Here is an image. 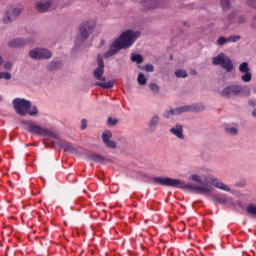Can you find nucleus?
<instances>
[{
	"instance_id": "41",
	"label": "nucleus",
	"mask_w": 256,
	"mask_h": 256,
	"mask_svg": "<svg viewBox=\"0 0 256 256\" xmlns=\"http://www.w3.org/2000/svg\"><path fill=\"white\" fill-rule=\"evenodd\" d=\"M248 105H250L251 107H255V101L249 100Z\"/></svg>"
},
{
	"instance_id": "21",
	"label": "nucleus",
	"mask_w": 256,
	"mask_h": 256,
	"mask_svg": "<svg viewBox=\"0 0 256 256\" xmlns=\"http://www.w3.org/2000/svg\"><path fill=\"white\" fill-rule=\"evenodd\" d=\"M113 137V133L109 130H106L102 133V141L103 143H107L108 141H111V138Z\"/></svg>"
},
{
	"instance_id": "36",
	"label": "nucleus",
	"mask_w": 256,
	"mask_h": 256,
	"mask_svg": "<svg viewBox=\"0 0 256 256\" xmlns=\"http://www.w3.org/2000/svg\"><path fill=\"white\" fill-rule=\"evenodd\" d=\"M107 123L108 125H117L119 123V120H117V118L109 117Z\"/></svg>"
},
{
	"instance_id": "38",
	"label": "nucleus",
	"mask_w": 256,
	"mask_h": 256,
	"mask_svg": "<svg viewBox=\"0 0 256 256\" xmlns=\"http://www.w3.org/2000/svg\"><path fill=\"white\" fill-rule=\"evenodd\" d=\"M245 21H247V17H245V16H239V18H238V23H245Z\"/></svg>"
},
{
	"instance_id": "22",
	"label": "nucleus",
	"mask_w": 256,
	"mask_h": 256,
	"mask_svg": "<svg viewBox=\"0 0 256 256\" xmlns=\"http://www.w3.org/2000/svg\"><path fill=\"white\" fill-rule=\"evenodd\" d=\"M223 11H229L231 9V0H220Z\"/></svg>"
},
{
	"instance_id": "30",
	"label": "nucleus",
	"mask_w": 256,
	"mask_h": 256,
	"mask_svg": "<svg viewBox=\"0 0 256 256\" xmlns=\"http://www.w3.org/2000/svg\"><path fill=\"white\" fill-rule=\"evenodd\" d=\"M218 45H225V43H229V38H226L224 36H220L217 40Z\"/></svg>"
},
{
	"instance_id": "33",
	"label": "nucleus",
	"mask_w": 256,
	"mask_h": 256,
	"mask_svg": "<svg viewBox=\"0 0 256 256\" xmlns=\"http://www.w3.org/2000/svg\"><path fill=\"white\" fill-rule=\"evenodd\" d=\"M144 70L148 73H153V71H155V67L152 64H146L144 66Z\"/></svg>"
},
{
	"instance_id": "44",
	"label": "nucleus",
	"mask_w": 256,
	"mask_h": 256,
	"mask_svg": "<svg viewBox=\"0 0 256 256\" xmlns=\"http://www.w3.org/2000/svg\"><path fill=\"white\" fill-rule=\"evenodd\" d=\"M252 116L256 117V109L252 111Z\"/></svg>"
},
{
	"instance_id": "19",
	"label": "nucleus",
	"mask_w": 256,
	"mask_h": 256,
	"mask_svg": "<svg viewBox=\"0 0 256 256\" xmlns=\"http://www.w3.org/2000/svg\"><path fill=\"white\" fill-rule=\"evenodd\" d=\"M157 125H159V116L155 115L150 119L148 127L151 129V131H156Z\"/></svg>"
},
{
	"instance_id": "37",
	"label": "nucleus",
	"mask_w": 256,
	"mask_h": 256,
	"mask_svg": "<svg viewBox=\"0 0 256 256\" xmlns=\"http://www.w3.org/2000/svg\"><path fill=\"white\" fill-rule=\"evenodd\" d=\"M246 3L249 7H252L253 9H256V0H247Z\"/></svg>"
},
{
	"instance_id": "6",
	"label": "nucleus",
	"mask_w": 256,
	"mask_h": 256,
	"mask_svg": "<svg viewBox=\"0 0 256 256\" xmlns=\"http://www.w3.org/2000/svg\"><path fill=\"white\" fill-rule=\"evenodd\" d=\"M205 106L203 104H193L190 106H182L176 109H171L170 111H166L163 114L165 119H169L171 115H181V113H189V111H194V113H199V111H203Z\"/></svg>"
},
{
	"instance_id": "10",
	"label": "nucleus",
	"mask_w": 256,
	"mask_h": 256,
	"mask_svg": "<svg viewBox=\"0 0 256 256\" xmlns=\"http://www.w3.org/2000/svg\"><path fill=\"white\" fill-rule=\"evenodd\" d=\"M29 57L35 60L51 59V57H53V54L51 53V51L45 48H35L33 50H30Z\"/></svg>"
},
{
	"instance_id": "26",
	"label": "nucleus",
	"mask_w": 256,
	"mask_h": 256,
	"mask_svg": "<svg viewBox=\"0 0 256 256\" xmlns=\"http://www.w3.org/2000/svg\"><path fill=\"white\" fill-rule=\"evenodd\" d=\"M150 90L154 93V95H157L159 93V85L156 83H150L149 84Z\"/></svg>"
},
{
	"instance_id": "31",
	"label": "nucleus",
	"mask_w": 256,
	"mask_h": 256,
	"mask_svg": "<svg viewBox=\"0 0 256 256\" xmlns=\"http://www.w3.org/2000/svg\"><path fill=\"white\" fill-rule=\"evenodd\" d=\"M247 185L246 179H241L240 181L236 182L235 187H239L240 189H243Z\"/></svg>"
},
{
	"instance_id": "1",
	"label": "nucleus",
	"mask_w": 256,
	"mask_h": 256,
	"mask_svg": "<svg viewBox=\"0 0 256 256\" xmlns=\"http://www.w3.org/2000/svg\"><path fill=\"white\" fill-rule=\"evenodd\" d=\"M190 179L194 181V183H199V185L186 183L183 180L170 177H154L152 178V181L154 185H161L162 187H176V189H184L185 191H198L201 193H205L207 191H211V189H209V185H211L216 189H220V191L231 193V187L223 183V181L219 180V178L210 176L206 177L203 180L201 176L193 174L192 176H190Z\"/></svg>"
},
{
	"instance_id": "13",
	"label": "nucleus",
	"mask_w": 256,
	"mask_h": 256,
	"mask_svg": "<svg viewBox=\"0 0 256 256\" xmlns=\"http://www.w3.org/2000/svg\"><path fill=\"white\" fill-rule=\"evenodd\" d=\"M21 15V8H13L12 10H9L4 18L3 21L5 23H11L12 21H15L19 16Z\"/></svg>"
},
{
	"instance_id": "35",
	"label": "nucleus",
	"mask_w": 256,
	"mask_h": 256,
	"mask_svg": "<svg viewBox=\"0 0 256 256\" xmlns=\"http://www.w3.org/2000/svg\"><path fill=\"white\" fill-rule=\"evenodd\" d=\"M62 147L64 151H73V146L70 143L64 142Z\"/></svg>"
},
{
	"instance_id": "8",
	"label": "nucleus",
	"mask_w": 256,
	"mask_h": 256,
	"mask_svg": "<svg viewBox=\"0 0 256 256\" xmlns=\"http://www.w3.org/2000/svg\"><path fill=\"white\" fill-rule=\"evenodd\" d=\"M28 125L29 133H33L34 135H44L46 137H52L53 139H57V133L48 130L47 128L41 127L35 124V122H29Z\"/></svg>"
},
{
	"instance_id": "28",
	"label": "nucleus",
	"mask_w": 256,
	"mask_h": 256,
	"mask_svg": "<svg viewBox=\"0 0 256 256\" xmlns=\"http://www.w3.org/2000/svg\"><path fill=\"white\" fill-rule=\"evenodd\" d=\"M61 67V62H52L48 66L49 71H55V69Z\"/></svg>"
},
{
	"instance_id": "40",
	"label": "nucleus",
	"mask_w": 256,
	"mask_h": 256,
	"mask_svg": "<svg viewBox=\"0 0 256 256\" xmlns=\"http://www.w3.org/2000/svg\"><path fill=\"white\" fill-rule=\"evenodd\" d=\"M82 129H87V120H82Z\"/></svg>"
},
{
	"instance_id": "18",
	"label": "nucleus",
	"mask_w": 256,
	"mask_h": 256,
	"mask_svg": "<svg viewBox=\"0 0 256 256\" xmlns=\"http://www.w3.org/2000/svg\"><path fill=\"white\" fill-rule=\"evenodd\" d=\"M24 45H27V41L21 38H16L9 42V46L13 47L14 49H17L19 47H24Z\"/></svg>"
},
{
	"instance_id": "32",
	"label": "nucleus",
	"mask_w": 256,
	"mask_h": 256,
	"mask_svg": "<svg viewBox=\"0 0 256 256\" xmlns=\"http://www.w3.org/2000/svg\"><path fill=\"white\" fill-rule=\"evenodd\" d=\"M239 39H241V36H239V35L230 36V37H228V42L237 43V41H239Z\"/></svg>"
},
{
	"instance_id": "5",
	"label": "nucleus",
	"mask_w": 256,
	"mask_h": 256,
	"mask_svg": "<svg viewBox=\"0 0 256 256\" xmlns=\"http://www.w3.org/2000/svg\"><path fill=\"white\" fill-rule=\"evenodd\" d=\"M221 96L230 99V97H237L242 95L243 97H249L251 95V88L245 85H230L225 87L221 91Z\"/></svg>"
},
{
	"instance_id": "23",
	"label": "nucleus",
	"mask_w": 256,
	"mask_h": 256,
	"mask_svg": "<svg viewBox=\"0 0 256 256\" xmlns=\"http://www.w3.org/2000/svg\"><path fill=\"white\" fill-rule=\"evenodd\" d=\"M137 81L139 85H147V78L145 77V74L140 73L138 74Z\"/></svg>"
},
{
	"instance_id": "2",
	"label": "nucleus",
	"mask_w": 256,
	"mask_h": 256,
	"mask_svg": "<svg viewBox=\"0 0 256 256\" xmlns=\"http://www.w3.org/2000/svg\"><path fill=\"white\" fill-rule=\"evenodd\" d=\"M141 32L126 30L124 31L109 47L108 51L104 53V58L109 59V57H113L117 55L121 49H129L135 41H137L138 37H140Z\"/></svg>"
},
{
	"instance_id": "3",
	"label": "nucleus",
	"mask_w": 256,
	"mask_h": 256,
	"mask_svg": "<svg viewBox=\"0 0 256 256\" xmlns=\"http://www.w3.org/2000/svg\"><path fill=\"white\" fill-rule=\"evenodd\" d=\"M13 107L18 115H31V117L37 115L39 110L37 106H31V101L23 98H15L12 101Z\"/></svg>"
},
{
	"instance_id": "27",
	"label": "nucleus",
	"mask_w": 256,
	"mask_h": 256,
	"mask_svg": "<svg viewBox=\"0 0 256 256\" xmlns=\"http://www.w3.org/2000/svg\"><path fill=\"white\" fill-rule=\"evenodd\" d=\"M175 75L178 78L185 79L187 77V71H185V70H176Z\"/></svg>"
},
{
	"instance_id": "9",
	"label": "nucleus",
	"mask_w": 256,
	"mask_h": 256,
	"mask_svg": "<svg viewBox=\"0 0 256 256\" xmlns=\"http://www.w3.org/2000/svg\"><path fill=\"white\" fill-rule=\"evenodd\" d=\"M93 31H95V23L91 21H85L79 27L81 39H89V36L93 35Z\"/></svg>"
},
{
	"instance_id": "39",
	"label": "nucleus",
	"mask_w": 256,
	"mask_h": 256,
	"mask_svg": "<svg viewBox=\"0 0 256 256\" xmlns=\"http://www.w3.org/2000/svg\"><path fill=\"white\" fill-rule=\"evenodd\" d=\"M11 67H13V64H11V62H6L4 64V68L7 69L9 71V69H11Z\"/></svg>"
},
{
	"instance_id": "25",
	"label": "nucleus",
	"mask_w": 256,
	"mask_h": 256,
	"mask_svg": "<svg viewBox=\"0 0 256 256\" xmlns=\"http://www.w3.org/2000/svg\"><path fill=\"white\" fill-rule=\"evenodd\" d=\"M247 213H249V215H253L254 217H256V206L254 204H250L247 209H246Z\"/></svg>"
},
{
	"instance_id": "12",
	"label": "nucleus",
	"mask_w": 256,
	"mask_h": 256,
	"mask_svg": "<svg viewBox=\"0 0 256 256\" xmlns=\"http://www.w3.org/2000/svg\"><path fill=\"white\" fill-rule=\"evenodd\" d=\"M240 73H244V75L241 76V79L244 83H249L251 79H253V74H251V69L249 68V63L242 62L239 66Z\"/></svg>"
},
{
	"instance_id": "17",
	"label": "nucleus",
	"mask_w": 256,
	"mask_h": 256,
	"mask_svg": "<svg viewBox=\"0 0 256 256\" xmlns=\"http://www.w3.org/2000/svg\"><path fill=\"white\" fill-rule=\"evenodd\" d=\"M88 159H91V161H94V163H100V165H105L107 163V158L97 153L90 154Z\"/></svg>"
},
{
	"instance_id": "24",
	"label": "nucleus",
	"mask_w": 256,
	"mask_h": 256,
	"mask_svg": "<svg viewBox=\"0 0 256 256\" xmlns=\"http://www.w3.org/2000/svg\"><path fill=\"white\" fill-rule=\"evenodd\" d=\"M225 131L228 135H237L239 133V130H237V128L235 127H226Z\"/></svg>"
},
{
	"instance_id": "14",
	"label": "nucleus",
	"mask_w": 256,
	"mask_h": 256,
	"mask_svg": "<svg viewBox=\"0 0 256 256\" xmlns=\"http://www.w3.org/2000/svg\"><path fill=\"white\" fill-rule=\"evenodd\" d=\"M170 133L175 135L178 139H185V135H183V125L181 124H176L175 127H172Z\"/></svg>"
},
{
	"instance_id": "16",
	"label": "nucleus",
	"mask_w": 256,
	"mask_h": 256,
	"mask_svg": "<svg viewBox=\"0 0 256 256\" xmlns=\"http://www.w3.org/2000/svg\"><path fill=\"white\" fill-rule=\"evenodd\" d=\"M144 11L147 9H157V7H163V5L157 3V0H147L142 2Z\"/></svg>"
},
{
	"instance_id": "7",
	"label": "nucleus",
	"mask_w": 256,
	"mask_h": 256,
	"mask_svg": "<svg viewBox=\"0 0 256 256\" xmlns=\"http://www.w3.org/2000/svg\"><path fill=\"white\" fill-rule=\"evenodd\" d=\"M213 65H219L222 69H225L227 73H231L235 66L233 65V60L225 53H220L212 59Z\"/></svg>"
},
{
	"instance_id": "43",
	"label": "nucleus",
	"mask_w": 256,
	"mask_h": 256,
	"mask_svg": "<svg viewBox=\"0 0 256 256\" xmlns=\"http://www.w3.org/2000/svg\"><path fill=\"white\" fill-rule=\"evenodd\" d=\"M235 17V14H230L229 16H228V19H229V21H233V18Z\"/></svg>"
},
{
	"instance_id": "20",
	"label": "nucleus",
	"mask_w": 256,
	"mask_h": 256,
	"mask_svg": "<svg viewBox=\"0 0 256 256\" xmlns=\"http://www.w3.org/2000/svg\"><path fill=\"white\" fill-rule=\"evenodd\" d=\"M131 61L132 63L141 65V63H143V56L141 54H131Z\"/></svg>"
},
{
	"instance_id": "15",
	"label": "nucleus",
	"mask_w": 256,
	"mask_h": 256,
	"mask_svg": "<svg viewBox=\"0 0 256 256\" xmlns=\"http://www.w3.org/2000/svg\"><path fill=\"white\" fill-rule=\"evenodd\" d=\"M51 1H45V2H38L36 3V9L37 11H39L40 13H46V11H49V9H51Z\"/></svg>"
},
{
	"instance_id": "4",
	"label": "nucleus",
	"mask_w": 256,
	"mask_h": 256,
	"mask_svg": "<svg viewBox=\"0 0 256 256\" xmlns=\"http://www.w3.org/2000/svg\"><path fill=\"white\" fill-rule=\"evenodd\" d=\"M97 64L98 67L94 70L93 75H94V79H96L97 81H102V82H98L96 83V85L98 87H102V89H113V81H108L105 82V76H103V74L105 73V62L103 61V56L98 55L97 56Z\"/></svg>"
},
{
	"instance_id": "42",
	"label": "nucleus",
	"mask_w": 256,
	"mask_h": 256,
	"mask_svg": "<svg viewBox=\"0 0 256 256\" xmlns=\"http://www.w3.org/2000/svg\"><path fill=\"white\" fill-rule=\"evenodd\" d=\"M251 27H256V15L253 18V22L251 24Z\"/></svg>"
},
{
	"instance_id": "45",
	"label": "nucleus",
	"mask_w": 256,
	"mask_h": 256,
	"mask_svg": "<svg viewBox=\"0 0 256 256\" xmlns=\"http://www.w3.org/2000/svg\"><path fill=\"white\" fill-rule=\"evenodd\" d=\"M135 199H141V196L134 194Z\"/></svg>"
},
{
	"instance_id": "11",
	"label": "nucleus",
	"mask_w": 256,
	"mask_h": 256,
	"mask_svg": "<svg viewBox=\"0 0 256 256\" xmlns=\"http://www.w3.org/2000/svg\"><path fill=\"white\" fill-rule=\"evenodd\" d=\"M207 199H211L213 203H219V205H225V203H232L234 204L231 198H227L224 194L219 193H205Z\"/></svg>"
},
{
	"instance_id": "46",
	"label": "nucleus",
	"mask_w": 256,
	"mask_h": 256,
	"mask_svg": "<svg viewBox=\"0 0 256 256\" xmlns=\"http://www.w3.org/2000/svg\"><path fill=\"white\" fill-rule=\"evenodd\" d=\"M0 101H3V96L0 95Z\"/></svg>"
},
{
	"instance_id": "29",
	"label": "nucleus",
	"mask_w": 256,
	"mask_h": 256,
	"mask_svg": "<svg viewBox=\"0 0 256 256\" xmlns=\"http://www.w3.org/2000/svg\"><path fill=\"white\" fill-rule=\"evenodd\" d=\"M108 149H117V143L113 140H108L107 142L104 143Z\"/></svg>"
},
{
	"instance_id": "34",
	"label": "nucleus",
	"mask_w": 256,
	"mask_h": 256,
	"mask_svg": "<svg viewBox=\"0 0 256 256\" xmlns=\"http://www.w3.org/2000/svg\"><path fill=\"white\" fill-rule=\"evenodd\" d=\"M0 79H5L6 81H9V79H11V73H9V72H1Z\"/></svg>"
}]
</instances>
